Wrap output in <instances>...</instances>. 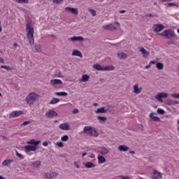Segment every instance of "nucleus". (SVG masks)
I'll list each match as a JSON object with an SVG mask.
<instances>
[{
    "instance_id": "680f3d73",
    "label": "nucleus",
    "mask_w": 179,
    "mask_h": 179,
    "mask_svg": "<svg viewBox=\"0 0 179 179\" xmlns=\"http://www.w3.org/2000/svg\"><path fill=\"white\" fill-rule=\"evenodd\" d=\"M90 157H91V159H94V157H96V156L94 155V154H91L90 155Z\"/></svg>"
},
{
    "instance_id": "49530a36",
    "label": "nucleus",
    "mask_w": 179,
    "mask_h": 179,
    "mask_svg": "<svg viewBox=\"0 0 179 179\" xmlns=\"http://www.w3.org/2000/svg\"><path fill=\"white\" fill-rule=\"evenodd\" d=\"M53 3H62L64 0H52Z\"/></svg>"
},
{
    "instance_id": "e433bc0d",
    "label": "nucleus",
    "mask_w": 179,
    "mask_h": 179,
    "mask_svg": "<svg viewBox=\"0 0 179 179\" xmlns=\"http://www.w3.org/2000/svg\"><path fill=\"white\" fill-rule=\"evenodd\" d=\"M58 177V173L57 172H52L50 173V179L57 178Z\"/></svg>"
},
{
    "instance_id": "72a5a7b5",
    "label": "nucleus",
    "mask_w": 179,
    "mask_h": 179,
    "mask_svg": "<svg viewBox=\"0 0 179 179\" xmlns=\"http://www.w3.org/2000/svg\"><path fill=\"white\" fill-rule=\"evenodd\" d=\"M35 50L36 52H41V45L40 44H35Z\"/></svg>"
},
{
    "instance_id": "cd10ccee",
    "label": "nucleus",
    "mask_w": 179,
    "mask_h": 179,
    "mask_svg": "<svg viewBox=\"0 0 179 179\" xmlns=\"http://www.w3.org/2000/svg\"><path fill=\"white\" fill-rule=\"evenodd\" d=\"M98 163L99 164L106 163V157H103L102 155H99L98 156Z\"/></svg>"
},
{
    "instance_id": "5fc2aeb1",
    "label": "nucleus",
    "mask_w": 179,
    "mask_h": 179,
    "mask_svg": "<svg viewBox=\"0 0 179 179\" xmlns=\"http://www.w3.org/2000/svg\"><path fill=\"white\" fill-rule=\"evenodd\" d=\"M138 128L141 131H143V124H138Z\"/></svg>"
},
{
    "instance_id": "c03bdc74",
    "label": "nucleus",
    "mask_w": 179,
    "mask_h": 179,
    "mask_svg": "<svg viewBox=\"0 0 179 179\" xmlns=\"http://www.w3.org/2000/svg\"><path fill=\"white\" fill-rule=\"evenodd\" d=\"M16 156H17V157H20V159H24V156L19 153L17 151H16Z\"/></svg>"
},
{
    "instance_id": "0eeeda50",
    "label": "nucleus",
    "mask_w": 179,
    "mask_h": 179,
    "mask_svg": "<svg viewBox=\"0 0 179 179\" xmlns=\"http://www.w3.org/2000/svg\"><path fill=\"white\" fill-rule=\"evenodd\" d=\"M46 117L48 118H54V117H57L58 115V113L54 110H50L45 113Z\"/></svg>"
},
{
    "instance_id": "774afa93",
    "label": "nucleus",
    "mask_w": 179,
    "mask_h": 179,
    "mask_svg": "<svg viewBox=\"0 0 179 179\" xmlns=\"http://www.w3.org/2000/svg\"><path fill=\"white\" fill-rule=\"evenodd\" d=\"M114 23H115V24H117V26H120V22H115Z\"/></svg>"
},
{
    "instance_id": "5701e85b",
    "label": "nucleus",
    "mask_w": 179,
    "mask_h": 179,
    "mask_svg": "<svg viewBox=\"0 0 179 179\" xmlns=\"http://www.w3.org/2000/svg\"><path fill=\"white\" fill-rule=\"evenodd\" d=\"M129 150V147L127 145H120L118 147V150H120V152H128Z\"/></svg>"
},
{
    "instance_id": "bf43d9fd",
    "label": "nucleus",
    "mask_w": 179,
    "mask_h": 179,
    "mask_svg": "<svg viewBox=\"0 0 179 179\" xmlns=\"http://www.w3.org/2000/svg\"><path fill=\"white\" fill-rule=\"evenodd\" d=\"M150 66H152L150 63L149 65H147V66H145V69H149L150 68Z\"/></svg>"
},
{
    "instance_id": "f257e3e1",
    "label": "nucleus",
    "mask_w": 179,
    "mask_h": 179,
    "mask_svg": "<svg viewBox=\"0 0 179 179\" xmlns=\"http://www.w3.org/2000/svg\"><path fill=\"white\" fill-rule=\"evenodd\" d=\"M83 132L84 134H87V135H90V136H95V137L99 136V133H97L96 129H94L92 127H89V126L85 127L83 129Z\"/></svg>"
},
{
    "instance_id": "37998d69",
    "label": "nucleus",
    "mask_w": 179,
    "mask_h": 179,
    "mask_svg": "<svg viewBox=\"0 0 179 179\" xmlns=\"http://www.w3.org/2000/svg\"><path fill=\"white\" fill-rule=\"evenodd\" d=\"M157 112L158 113V114H162V115L164 114V113H165L164 110H163L162 108H158Z\"/></svg>"
},
{
    "instance_id": "58836bf2",
    "label": "nucleus",
    "mask_w": 179,
    "mask_h": 179,
    "mask_svg": "<svg viewBox=\"0 0 179 179\" xmlns=\"http://www.w3.org/2000/svg\"><path fill=\"white\" fill-rule=\"evenodd\" d=\"M68 139H69V136L64 135L62 137L61 141H62V142H66Z\"/></svg>"
},
{
    "instance_id": "052dcab7",
    "label": "nucleus",
    "mask_w": 179,
    "mask_h": 179,
    "mask_svg": "<svg viewBox=\"0 0 179 179\" xmlns=\"http://www.w3.org/2000/svg\"><path fill=\"white\" fill-rule=\"evenodd\" d=\"M150 65H152V64L155 65V64H156V60L150 61Z\"/></svg>"
},
{
    "instance_id": "393cba45",
    "label": "nucleus",
    "mask_w": 179,
    "mask_h": 179,
    "mask_svg": "<svg viewBox=\"0 0 179 179\" xmlns=\"http://www.w3.org/2000/svg\"><path fill=\"white\" fill-rule=\"evenodd\" d=\"M40 142H41V141H36L34 139H32L30 141H28L27 144L28 145H34V146H38V144L40 143Z\"/></svg>"
},
{
    "instance_id": "9b49d317",
    "label": "nucleus",
    "mask_w": 179,
    "mask_h": 179,
    "mask_svg": "<svg viewBox=\"0 0 179 179\" xmlns=\"http://www.w3.org/2000/svg\"><path fill=\"white\" fill-rule=\"evenodd\" d=\"M27 37L29 36H34V29L31 27L29 24H27Z\"/></svg>"
},
{
    "instance_id": "4c0bfd02",
    "label": "nucleus",
    "mask_w": 179,
    "mask_h": 179,
    "mask_svg": "<svg viewBox=\"0 0 179 179\" xmlns=\"http://www.w3.org/2000/svg\"><path fill=\"white\" fill-rule=\"evenodd\" d=\"M43 177L44 178H46V179H51V173H45L43 174Z\"/></svg>"
},
{
    "instance_id": "b1692460",
    "label": "nucleus",
    "mask_w": 179,
    "mask_h": 179,
    "mask_svg": "<svg viewBox=\"0 0 179 179\" xmlns=\"http://www.w3.org/2000/svg\"><path fill=\"white\" fill-rule=\"evenodd\" d=\"M90 79V76L85 74L83 75L82 78L80 79V82H87Z\"/></svg>"
},
{
    "instance_id": "9d476101",
    "label": "nucleus",
    "mask_w": 179,
    "mask_h": 179,
    "mask_svg": "<svg viewBox=\"0 0 179 179\" xmlns=\"http://www.w3.org/2000/svg\"><path fill=\"white\" fill-rule=\"evenodd\" d=\"M163 178V175L162 173L159 172L157 170H155L153 171V176L152 179H162Z\"/></svg>"
},
{
    "instance_id": "13d9d810",
    "label": "nucleus",
    "mask_w": 179,
    "mask_h": 179,
    "mask_svg": "<svg viewBox=\"0 0 179 179\" xmlns=\"http://www.w3.org/2000/svg\"><path fill=\"white\" fill-rule=\"evenodd\" d=\"M43 146H45V147L48 146V142L44 141V142L43 143Z\"/></svg>"
},
{
    "instance_id": "864d4df0",
    "label": "nucleus",
    "mask_w": 179,
    "mask_h": 179,
    "mask_svg": "<svg viewBox=\"0 0 179 179\" xmlns=\"http://www.w3.org/2000/svg\"><path fill=\"white\" fill-rule=\"evenodd\" d=\"M74 166H76V169H80V166L78 163V162H74Z\"/></svg>"
},
{
    "instance_id": "69168bd1",
    "label": "nucleus",
    "mask_w": 179,
    "mask_h": 179,
    "mask_svg": "<svg viewBox=\"0 0 179 179\" xmlns=\"http://www.w3.org/2000/svg\"><path fill=\"white\" fill-rule=\"evenodd\" d=\"M120 13H125V12H127L125 10H121L119 11Z\"/></svg>"
},
{
    "instance_id": "4be33fe9",
    "label": "nucleus",
    "mask_w": 179,
    "mask_h": 179,
    "mask_svg": "<svg viewBox=\"0 0 179 179\" xmlns=\"http://www.w3.org/2000/svg\"><path fill=\"white\" fill-rule=\"evenodd\" d=\"M117 55L120 59H127L128 58V55L124 52L117 53Z\"/></svg>"
},
{
    "instance_id": "338daca9",
    "label": "nucleus",
    "mask_w": 179,
    "mask_h": 179,
    "mask_svg": "<svg viewBox=\"0 0 179 179\" xmlns=\"http://www.w3.org/2000/svg\"><path fill=\"white\" fill-rule=\"evenodd\" d=\"M87 155V152L83 153L82 157H85Z\"/></svg>"
},
{
    "instance_id": "a18cd8bd",
    "label": "nucleus",
    "mask_w": 179,
    "mask_h": 179,
    "mask_svg": "<svg viewBox=\"0 0 179 179\" xmlns=\"http://www.w3.org/2000/svg\"><path fill=\"white\" fill-rule=\"evenodd\" d=\"M57 146H58L59 148H64V143L62 142H57L56 143Z\"/></svg>"
},
{
    "instance_id": "ea45409f",
    "label": "nucleus",
    "mask_w": 179,
    "mask_h": 179,
    "mask_svg": "<svg viewBox=\"0 0 179 179\" xmlns=\"http://www.w3.org/2000/svg\"><path fill=\"white\" fill-rule=\"evenodd\" d=\"M1 68L2 69H6V71H12V68H10L9 66H1Z\"/></svg>"
},
{
    "instance_id": "f704fd0d",
    "label": "nucleus",
    "mask_w": 179,
    "mask_h": 179,
    "mask_svg": "<svg viewBox=\"0 0 179 179\" xmlns=\"http://www.w3.org/2000/svg\"><path fill=\"white\" fill-rule=\"evenodd\" d=\"M57 103H59V99H58V98H53L51 100L50 104H57Z\"/></svg>"
},
{
    "instance_id": "20e7f679",
    "label": "nucleus",
    "mask_w": 179,
    "mask_h": 179,
    "mask_svg": "<svg viewBox=\"0 0 179 179\" xmlns=\"http://www.w3.org/2000/svg\"><path fill=\"white\" fill-rule=\"evenodd\" d=\"M93 68H94V69H96V71H114V69H115L114 66H108L106 67H103L100 64H94Z\"/></svg>"
},
{
    "instance_id": "8fccbe9b",
    "label": "nucleus",
    "mask_w": 179,
    "mask_h": 179,
    "mask_svg": "<svg viewBox=\"0 0 179 179\" xmlns=\"http://www.w3.org/2000/svg\"><path fill=\"white\" fill-rule=\"evenodd\" d=\"M89 12L92 14V16H96V11L93 9H90Z\"/></svg>"
},
{
    "instance_id": "6e6d98bb",
    "label": "nucleus",
    "mask_w": 179,
    "mask_h": 179,
    "mask_svg": "<svg viewBox=\"0 0 179 179\" xmlns=\"http://www.w3.org/2000/svg\"><path fill=\"white\" fill-rule=\"evenodd\" d=\"M78 113H79V110L78 108H76V109L73 110V114H78Z\"/></svg>"
},
{
    "instance_id": "a878e982",
    "label": "nucleus",
    "mask_w": 179,
    "mask_h": 179,
    "mask_svg": "<svg viewBox=\"0 0 179 179\" xmlns=\"http://www.w3.org/2000/svg\"><path fill=\"white\" fill-rule=\"evenodd\" d=\"M150 118L152 120V121H155L156 122H160V118L157 116H153V113L150 114Z\"/></svg>"
},
{
    "instance_id": "412c9836",
    "label": "nucleus",
    "mask_w": 179,
    "mask_h": 179,
    "mask_svg": "<svg viewBox=\"0 0 179 179\" xmlns=\"http://www.w3.org/2000/svg\"><path fill=\"white\" fill-rule=\"evenodd\" d=\"M50 84L53 86H55V85H62V80L58 79H53L50 80Z\"/></svg>"
},
{
    "instance_id": "dca6fc26",
    "label": "nucleus",
    "mask_w": 179,
    "mask_h": 179,
    "mask_svg": "<svg viewBox=\"0 0 179 179\" xmlns=\"http://www.w3.org/2000/svg\"><path fill=\"white\" fill-rule=\"evenodd\" d=\"M102 28L103 29V30H110V31H113V30H117V27L111 24L108 25H104L102 27Z\"/></svg>"
},
{
    "instance_id": "a19ab883",
    "label": "nucleus",
    "mask_w": 179,
    "mask_h": 179,
    "mask_svg": "<svg viewBox=\"0 0 179 179\" xmlns=\"http://www.w3.org/2000/svg\"><path fill=\"white\" fill-rule=\"evenodd\" d=\"M54 78H62V73L59 71L57 73L55 74Z\"/></svg>"
},
{
    "instance_id": "4468645a",
    "label": "nucleus",
    "mask_w": 179,
    "mask_h": 179,
    "mask_svg": "<svg viewBox=\"0 0 179 179\" xmlns=\"http://www.w3.org/2000/svg\"><path fill=\"white\" fill-rule=\"evenodd\" d=\"M164 29V25L162 24H157L154 26V31L159 33V31H162Z\"/></svg>"
},
{
    "instance_id": "2eb2a0df",
    "label": "nucleus",
    "mask_w": 179,
    "mask_h": 179,
    "mask_svg": "<svg viewBox=\"0 0 179 179\" xmlns=\"http://www.w3.org/2000/svg\"><path fill=\"white\" fill-rule=\"evenodd\" d=\"M139 51L142 53V55L144 58H148V57H149L150 53L148 50H146V49H145V48H140Z\"/></svg>"
},
{
    "instance_id": "603ef678",
    "label": "nucleus",
    "mask_w": 179,
    "mask_h": 179,
    "mask_svg": "<svg viewBox=\"0 0 179 179\" xmlns=\"http://www.w3.org/2000/svg\"><path fill=\"white\" fill-rule=\"evenodd\" d=\"M29 124H30V121H25L21 124V126L25 127V125H29Z\"/></svg>"
},
{
    "instance_id": "bb28decb",
    "label": "nucleus",
    "mask_w": 179,
    "mask_h": 179,
    "mask_svg": "<svg viewBox=\"0 0 179 179\" xmlns=\"http://www.w3.org/2000/svg\"><path fill=\"white\" fill-rule=\"evenodd\" d=\"M96 113V114H99V113L105 114V113H107V110H106V108L101 107L100 108H97Z\"/></svg>"
},
{
    "instance_id": "0e129e2a",
    "label": "nucleus",
    "mask_w": 179,
    "mask_h": 179,
    "mask_svg": "<svg viewBox=\"0 0 179 179\" xmlns=\"http://www.w3.org/2000/svg\"><path fill=\"white\" fill-rule=\"evenodd\" d=\"M176 104H179V101H173V106Z\"/></svg>"
},
{
    "instance_id": "f3484780",
    "label": "nucleus",
    "mask_w": 179,
    "mask_h": 179,
    "mask_svg": "<svg viewBox=\"0 0 179 179\" xmlns=\"http://www.w3.org/2000/svg\"><path fill=\"white\" fill-rule=\"evenodd\" d=\"M133 89L134 93H136V94H139L142 92V87L139 88V84L134 85Z\"/></svg>"
},
{
    "instance_id": "79ce46f5",
    "label": "nucleus",
    "mask_w": 179,
    "mask_h": 179,
    "mask_svg": "<svg viewBox=\"0 0 179 179\" xmlns=\"http://www.w3.org/2000/svg\"><path fill=\"white\" fill-rule=\"evenodd\" d=\"M18 3H29V0H18Z\"/></svg>"
},
{
    "instance_id": "c9c22d12",
    "label": "nucleus",
    "mask_w": 179,
    "mask_h": 179,
    "mask_svg": "<svg viewBox=\"0 0 179 179\" xmlns=\"http://www.w3.org/2000/svg\"><path fill=\"white\" fill-rule=\"evenodd\" d=\"M57 96H68V93L65 92H55Z\"/></svg>"
},
{
    "instance_id": "7ed1b4c3",
    "label": "nucleus",
    "mask_w": 179,
    "mask_h": 179,
    "mask_svg": "<svg viewBox=\"0 0 179 179\" xmlns=\"http://www.w3.org/2000/svg\"><path fill=\"white\" fill-rule=\"evenodd\" d=\"M159 34V36H163L164 37H166V38L168 39L174 38V37H176V33H174V31L171 29H165Z\"/></svg>"
},
{
    "instance_id": "4d7b16f0",
    "label": "nucleus",
    "mask_w": 179,
    "mask_h": 179,
    "mask_svg": "<svg viewBox=\"0 0 179 179\" xmlns=\"http://www.w3.org/2000/svg\"><path fill=\"white\" fill-rule=\"evenodd\" d=\"M120 177L122 179H130L129 176H120Z\"/></svg>"
},
{
    "instance_id": "3c124183",
    "label": "nucleus",
    "mask_w": 179,
    "mask_h": 179,
    "mask_svg": "<svg viewBox=\"0 0 179 179\" xmlns=\"http://www.w3.org/2000/svg\"><path fill=\"white\" fill-rule=\"evenodd\" d=\"M168 6H177V8H178V5H177V3H168Z\"/></svg>"
},
{
    "instance_id": "09e8293b",
    "label": "nucleus",
    "mask_w": 179,
    "mask_h": 179,
    "mask_svg": "<svg viewBox=\"0 0 179 179\" xmlns=\"http://www.w3.org/2000/svg\"><path fill=\"white\" fill-rule=\"evenodd\" d=\"M167 103L169 106H174V100H168Z\"/></svg>"
},
{
    "instance_id": "c756f323",
    "label": "nucleus",
    "mask_w": 179,
    "mask_h": 179,
    "mask_svg": "<svg viewBox=\"0 0 179 179\" xmlns=\"http://www.w3.org/2000/svg\"><path fill=\"white\" fill-rule=\"evenodd\" d=\"M34 36H27L30 45H33L34 44Z\"/></svg>"
},
{
    "instance_id": "aec40b11",
    "label": "nucleus",
    "mask_w": 179,
    "mask_h": 179,
    "mask_svg": "<svg viewBox=\"0 0 179 179\" xmlns=\"http://www.w3.org/2000/svg\"><path fill=\"white\" fill-rule=\"evenodd\" d=\"M15 160L13 159H6L2 162V166H6V167H9L12 163H13Z\"/></svg>"
},
{
    "instance_id": "39448f33",
    "label": "nucleus",
    "mask_w": 179,
    "mask_h": 179,
    "mask_svg": "<svg viewBox=\"0 0 179 179\" xmlns=\"http://www.w3.org/2000/svg\"><path fill=\"white\" fill-rule=\"evenodd\" d=\"M166 97H169V94L165 92H159L155 95V99L161 103H163V99H166Z\"/></svg>"
},
{
    "instance_id": "473e14b6",
    "label": "nucleus",
    "mask_w": 179,
    "mask_h": 179,
    "mask_svg": "<svg viewBox=\"0 0 179 179\" xmlns=\"http://www.w3.org/2000/svg\"><path fill=\"white\" fill-rule=\"evenodd\" d=\"M97 120H99L100 122H106V121H107V117L103 116H98Z\"/></svg>"
},
{
    "instance_id": "1a4fd4ad",
    "label": "nucleus",
    "mask_w": 179,
    "mask_h": 179,
    "mask_svg": "<svg viewBox=\"0 0 179 179\" xmlns=\"http://www.w3.org/2000/svg\"><path fill=\"white\" fill-rule=\"evenodd\" d=\"M65 10H68L69 12H71V13H73V15H76V16H78V15H79V10H78V8H71V7H66Z\"/></svg>"
},
{
    "instance_id": "2f4dec72",
    "label": "nucleus",
    "mask_w": 179,
    "mask_h": 179,
    "mask_svg": "<svg viewBox=\"0 0 179 179\" xmlns=\"http://www.w3.org/2000/svg\"><path fill=\"white\" fill-rule=\"evenodd\" d=\"M33 166L36 169H38V167H40V166H41V162H40V161L34 162H33Z\"/></svg>"
},
{
    "instance_id": "6ab92c4d",
    "label": "nucleus",
    "mask_w": 179,
    "mask_h": 179,
    "mask_svg": "<svg viewBox=\"0 0 179 179\" xmlns=\"http://www.w3.org/2000/svg\"><path fill=\"white\" fill-rule=\"evenodd\" d=\"M59 128L63 131H69V124L68 123H63L59 126Z\"/></svg>"
},
{
    "instance_id": "c85d7f7f",
    "label": "nucleus",
    "mask_w": 179,
    "mask_h": 179,
    "mask_svg": "<svg viewBox=\"0 0 179 179\" xmlns=\"http://www.w3.org/2000/svg\"><path fill=\"white\" fill-rule=\"evenodd\" d=\"M85 166L87 169H92L93 167H96V165L93 162H87L85 164Z\"/></svg>"
},
{
    "instance_id": "f03ea898",
    "label": "nucleus",
    "mask_w": 179,
    "mask_h": 179,
    "mask_svg": "<svg viewBox=\"0 0 179 179\" xmlns=\"http://www.w3.org/2000/svg\"><path fill=\"white\" fill-rule=\"evenodd\" d=\"M37 99H38V95L34 92H32L26 96L25 101H27V104H34Z\"/></svg>"
},
{
    "instance_id": "e2e57ef3",
    "label": "nucleus",
    "mask_w": 179,
    "mask_h": 179,
    "mask_svg": "<svg viewBox=\"0 0 179 179\" xmlns=\"http://www.w3.org/2000/svg\"><path fill=\"white\" fill-rule=\"evenodd\" d=\"M5 61L2 59V57H0V64H4Z\"/></svg>"
},
{
    "instance_id": "423d86ee",
    "label": "nucleus",
    "mask_w": 179,
    "mask_h": 179,
    "mask_svg": "<svg viewBox=\"0 0 179 179\" xmlns=\"http://www.w3.org/2000/svg\"><path fill=\"white\" fill-rule=\"evenodd\" d=\"M98 153H100L103 156H106V155H108V153H110V151L108 150V148L106 147H99Z\"/></svg>"
},
{
    "instance_id": "f8f14e48",
    "label": "nucleus",
    "mask_w": 179,
    "mask_h": 179,
    "mask_svg": "<svg viewBox=\"0 0 179 179\" xmlns=\"http://www.w3.org/2000/svg\"><path fill=\"white\" fill-rule=\"evenodd\" d=\"M83 40H85V38L83 36H72L69 38V41H73V43H75V41H83Z\"/></svg>"
},
{
    "instance_id": "a211bd4d",
    "label": "nucleus",
    "mask_w": 179,
    "mask_h": 179,
    "mask_svg": "<svg viewBox=\"0 0 179 179\" xmlns=\"http://www.w3.org/2000/svg\"><path fill=\"white\" fill-rule=\"evenodd\" d=\"M71 55H73V57H80V58H83V55H82V52H80V51L78 50H73Z\"/></svg>"
},
{
    "instance_id": "6e6552de",
    "label": "nucleus",
    "mask_w": 179,
    "mask_h": 179,
    "mask_svg": "<svg viewBox=\"0 0 179 179\" xmlns=\"http://www.w3.org/2000/svg\"><path fill=\"white\" fill-rule=\"evenodd\" d=\"M23 114V111L22 110H14L10 113V118H16V117H19V115H22Z\"/></svg>"
},
{
    "instance_id": "7c9ffc66",
    "label": "nucleus",
    "mask_w": 179,
    "mask_h": 179,
    "mask_svg": "<svg viewBox=\"0 0 179 179\" xmlns=\"http://www.w3.org/2000/svg\"><path fill=\"white\" fill-rule=\"evenodd\" d=\"M156 68H157V69H159V71H162L163 70V68H164V65L163 64V63L158 62L156 64Z\"/></svg>"
},
{
    "instance_id": "de8ad7c7",
    "label": "nucleus",
    "mask_w": 179,
    "mask_h": 179,
    "mask_svg": "<svg viewBox=\"0 0 179 179\" xmlns=\"http://www.w3.org/2000/svg\"><path fill=\"white\" fill-rule=\"evenodd\" d=\"M171 96L174 99H179V94L175 93V94H172Z\"/></svg>"
},
{
    "instance_id": "ddd939ff",
    "label": "nucleus",
    "mask_w": 179,
    "mask_h": 179,
    "mask_svg": "<svg viewBox=\"0 0 179 179\" xmlns=\"http://www.w3.org/2000/svg\"><path fill=\"white\" fill-rule=\"evenodd\" d=\"M26 153H29V152H36L37 148L34 145H27L24 147Z\"/></svg>"
}]
</instances>
